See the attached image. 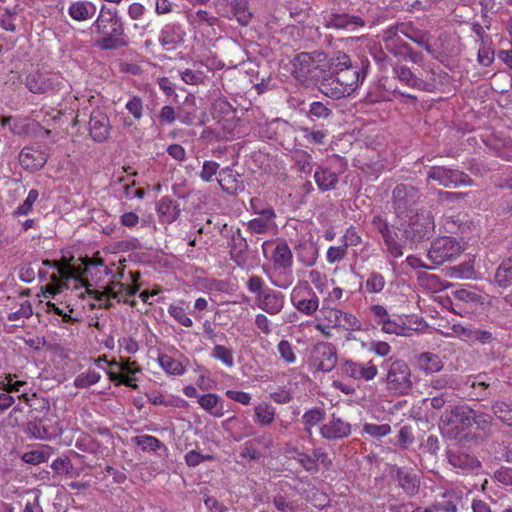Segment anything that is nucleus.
<instances>
[{
	"label": "nucleus",
	"mask_w": 512,
	"mask_h": 512,
	"mask_svg": "<svg viewBox=\"0 0 512 512\" xmlns=\"http://www.w3.org/2000/svg\"><path fill=\"white\" fill-rule=\"evenodd\" d=\"M93 27L101 36L95 43L101 50H117L126 47L129 43L124 23L117 10L102 6Z\"/></svg>",
	"instance_id": "nucleus-1"
},
{
	"label": "nucleus",
	"mask_w": 512,
	"mask_h": 512,
	"mask_svg": "<svg viewBox=\"0 0 512 512\" xmlns=\"http://www.w3.org/2000/svg\"><path fill=\"white\" fill-rule=\"evenodd\" d=\"M260 238H246L237 228L228 241L230 259L240 268L253 267L259 261Z\"/></svg>",
	"instance_id": "nucleus-2"
},
{
	"label": "nucleus",
	"mask_w": 512,
	"mask_h": 512,
	"mask_svg": "<svg viewBox=\"0 0 512 512\" xmlns=\"http://www.w3.org/2000/svg\"><path fill=\"white\" fill-rule=\"evenodd\" d=\"M327 55L322 51L301 52L291 61L293 76L303 82L317 84L319 74L326 71Z\"/></svg>",
	"instance_id": "nucleus-3"
},
{
	"label": "nucleus",
	"mask_w": 512,
	"mask_h": 512,
	"mask_svg": "<svg viewBox=\"0 0 512 512\" xmlns=\"http://www.w3.org/2000/svg\"><path fill=\"white\" fill-rule=\"evenodd\" d=\"M434 217L430 211L421 210L400 223L397 230L402 234L404 243L416 244L429 239L434 231Z\"/></svg>",
	"instance_id": "nucleus-4"
},
{
	"label": "nucleus",
	"mask_w": 512,
	"mask_h": 512,
	"mask_svg": "<svg viewBox=\"0 0 512 512\" xmlns=\"http://www.w3.org/2000/svg\"><path fill=\"white\" fill-rule=\"evenodd\" d=\"M327 68L333 69L348 96L357 89L359 83L364 79V74H361L360 69L353 66L350 57L341 51L335 53L327 62Z\"/></svg>",
	"instance_id": "nucleus-5"
},
{
	"label": "nucleus",
	"mask_w": 512,
	"mask_h": 512,
	"mask_svg": "<svg viewBox=\"0 0 512 512\" xmlns=\"http://www.w3.org/2000/svg\"><path fill=\"white\" fill-rule=\"evenodd\" d=\"M387 389L395 395H407L412 388L411 370L403 360L389 364L385 377Z\"/></svg>",
	"instance_id": "nucleus-6"
},
{
	"label": "nucleus",
	"mask_w": 512,
	"mask_h": 512,
	"mask_svg": "<svg viewBox=\"0 0 512 512\" xmlns=\"http://www.w3.org/2000/svg\"><path fill=\"white\" fill-rule=\"evenodd\" d=\"M451 330L456 337L470 345H487L497 341L496 329L488 326L475 327L470 323H457L452 325Z\"/></svg>",
	"instance_id": "nucleus-7"
},
{
	"label": "nucleus",
	"mask_w": 512,
	"mask_h": 512,
	"mask_svg": "<svg viewBox=\"0 0 512 512\" xmlns=\"http://www.w3.org/2000/svg\"><path fill=\"white\" fill-rule=\"evenodd\" d=\"M463 250L462 245L453 237H440L431 243L427 257L434 265H441L459 255Z\"/></svg>",
	"instance_id": "nucleus-8"
},
{
	"label": "nucleus",
	"mask_w": 512,
	"mask_h": 512,
	"mask_svg": "<svg viewBox=\"0 0 512 512\" xmlns=\"http://www.w3.org/2000/svg\"><path fill=\"white\" fill-rule=\"evenodd\" d=\"M427 181H435L439 185L448 188L472 184V179L468 174L444 166H431L427 171Z\"/></svg>",
	"instance_id": "nucleus-9"
},
{
	"label": "nucleus",
	"mask_w": 512,
	"mask_h": 512,
	"mask_svg": "<svg viewBox=\"0 0 512 512\" xmlns=\"http://www.w3.org/2000/svg\"><path fill=\"white\" fill-rule=\"evenodd\" d=\"M293 306L305 315L314 314L319 308V299L308 282H300L291 293Z\"/></svg>",
	"instance_id": "nucleus-10"
},
{
	"label": "nucleus",
	"mask_w": 512,
	"mask_h": 512,
	"mask_svg": "<svg viewBox=\"0 0 512 512\" xmlns=\"http://www.w3.org/2000/svg\"><path fill=\"white\" fill-rule=\"evenodd\" d=\"M421 197L420 191L410 184H398L392 192L393 208L398 216L412 211Z\"/></svg>",
	"instance_id": "nucleus-11"
},
{
	"label": "nucleus",
	"mask_w": 512,
	"mask_h": 512,
	"mask_svg": "<svg viewBox=\"0 0 512 512\" xmlns=\"http://www.w3.org/2000/svg\"><path fill=\"white\" fill-rule=\"evenodd\" d=\"M473 409L467 404L450 405L440 416L443 427H455L462 430L471 428Z\"/></svg>",
	"instance_id": "nucleus-12"
},
{
	"label": "nucleus",
	"mask_w": 512,
	"mask_h": 512,
	"mask_svg": "<svg viewBox=\"0 0 512 512\" xmlns=\"http://www.w3.org/2000/svg\"><path fill=\"white\" fill-rule=\"evenodd\" d=\"M338 356L336 347L329 342H318L311 352L312 364L317 370L330 372L337 364Z\"/></svg>",
	"instance_id": "nucleus-13"
},
{
	"label": "nucleus",
	"mask_w": 512,
	"mask_h": 512,
	"mask_svg": "<svg viewBox=\"0 0 512 512\" xmlns=\"http://www.w3.org/2000/svg\"><path fill=\"white\" fill-rule=\"evenodd\" d=\"M338 79L333 69L326 68V71L319 74L316 85L325 96L336 100L342 99L348 94Z\"/></svg>",
	"instance_id": "nucleus-14"
},
{
	"label": "nucleus",
	"mask_w": 512,
	"mask_h": 512,
	"mask_svg": "<svg viewBox=\"0 0 512 512\" xmlns=\"http://www.w3.org/2000/svg\"><path fill=\"white\" fill-rule=\"evenodd\" d=\"M185 36L186 32L180 22H168L160 31L159 43L169 51L183 44Z\"/></svg>",
	"instance_id": "nucleus-15"
},
{
	"label": "nucleus",
	"mask_w": 512,
	"mask_h": 512,
	"mask_svg": "<svg viewBox=\"0 0 512 512\" xmlns=\"http://www.w3.org/2000/svg\"><path fill=\"white\" fill-rule=\"evenodd\" d=\"M89 133L98 143L106 141L110 134V121L108 116L100 111L93 110L89 119Z\"/></svg>",
	"instance_id": "nucleus-16"
},
{
	"label": "nucleus",
	"mask_w": 512,
	"mask_h": 512,
	"mask_svg": "<svg viewBox=\"0 0 512 512\" xmlns=\"http://www.w3.org/2000/svg\"><path fill=\"white\" fill-rule=\"evenodd\" d=\"M285 303V296L276 290L266 288L260 297H257L258 307L270 315L279 314Z\"/></svg>",
	"instance_id": "nucleus-17"
},
{
	"label": "nucleus",
	"mask_w": 512,
	"mask_h": 512,
	"mask_svg": "<svg viewBox=\"0 0 512 512\" xmlns=\"http://www.w3.org/2000/svg\"><path fill=\"white\" fill-rule=\"evenodd\" d=\"M48 156L40 150L32 147H24L19 153V163L24 170L30 172L39 171L47 163Z\"/></svg>",
	"instance_id": "nucleus-18"
},
{
	"label": "nucleus",
	"mask_w": 512,
	"mask_h": 512,
	"mask_svg": "<svg viewBox=\"0 0 512 512\" xmlns=\"http://www.w3.org/2000/svg\"><path fill=\"white\" fill-rule=\"evenodd\" d=\"M320 434L327 440L346 438L351 434V424L332 415L330 421L320 428Z\"/></svg>",
	"instance_id": "nucleus-19"
},
{
	"label": "nucleus",
	"mask_w": 512,
	"mask_h": 512,
	"mask_svg": "<svg viewBox=\"0 0 512 512\" xmlns=\"http://www.w3.org/2000/svg\"><path fill=\"white\" fill-rule=\"evenodd\" d=\"M341 370L343 374L350 378L362 379L366 381L372 380L377 375L376 366L372 364L365 366L352 360H346L342 364Z\"/></svg>",
	"instance_id": "nucleus-20"
},
{
	"label": "nucleus",
	"mask_w": 512,
	"mask_h": 512,
	"mask_svg": "<svg viewBox=\"0 0 512 512\" xmlns=\"http://www.w3.org/2000/svg\"><path fill=\"white\" fill-rule=\"evenodd\" d=\"M392 478L398 482V485L409 495H415L419 490V479L415 474L404 470L398 466H393L390 470Z\"/></svg>",
	"instance_id": "nucleus-21"
},
{
	"label": "nucleus",
	"mask_w": 512,
	"mask_h": 512,
	"mask_svg": "<svg viewBox=\"0 0 512 512\" xmlns=\"http://www.w3.org/2000/svg\"><path fill=\"white\" fill-rule=\"evenodd\" d=\"M239 177L240 175L237 172L227 167L219 172L218 183L224 192L236 195L245 188L243 181Z\"/></svg>",
	"instance_id": "nucleus-22"
},
{
	"label": "nucleus",
	"mask_w": 512,
	"mask_h": 512,
	"mask_svg": "<svg viewBox=\"0 0 512 512\" xmlns=\"http://www.w3.org/2000/svg\"><path fill=\"white\" fill-rule=\"evenodd\" d=\"M400 33L416 43L418 46L423 47L428 53H433L434 50L429 43V33L415 27L412 22L400 23Z\"/></svg>",
	"instance_id": "nucleus-23"
},
{
	"label": "nucleus",
	"mask_w": 512,
	"mask_h": 512,
	"mask_svg": "<svg viewBox=\"0 0 512 512\" xmlns=\"http://www.w3.org/2000/svg\"><path fill=\"white\" fill-rule=\"evenodd\" d=\"M25 86L34 94H44L54 89V83L51 77L39 71L27 75Z\"/></svg>",
	"instance_id": "nucleus-24"
},
{
	"label": "nucleus",
	"mask_w": 512,
	"mask_h": 512,
	"mask_svg": "<svg viewBox=\"0 0 512 512\" xmlns=\"http://www.w3.org/2000/svg\"><path fill=\"white\" fill-rule=\"evenodd\" d=\"M364 24V20L361 17L346 13H331L324 17V26L326 28L346 29L351 25L362 27Z\"/></svg>",
	"instance_id": "nucleus-25"
},
{
	"label": "nucleus",
	"mask_w": 512,
	"mask_h": 512,
	"mask_svg": "<svg viewBox=\"0 0 512 512\" xmlns=\"http://www.w3.org/2000/svg\"><path fill=\"white\" fill-rule=\"evenodd\" d=\"M82 263L79 265L73 264L72 265V272L73 277L72 279H75L81 283V286H83V281H88V279H85L84 276L88 274H92V269L97 268L98 266L104 267L105 270L107 269V266L104 264V260L97 255L93 257L85 256L84 258H81Z\"/></svg>",
	"instance_id": "nucleus-26"
},
{
	"label": "nucleus",
	"mask_w": 512,
	"mask_h": 512,
	"mask_svg": "<svg viewBox=\"0 0 512 512\" xmlns=\"http://www.w3.org/2000/svg\"><path fill=\"white\" fill-rule=\"evenodd\" d=\"M448 462L455 468L465 471L480 467V461L474 456L467 454L460 449H449L447 452Z\"/></svg>",
	"instance_id": "nucleus-27"
},
{
	"label": "nucleus",
	"mask_w": 512,
	"mask_h": 512,
	"mask_svg": "<svg viewBox=\"0 0 512 512\" xmlns=\"http://www.w3.org/2000/svg\"><path fill=\"white\" fill-rule=\"evenodd\" d=\"M157 212L162 223L170 224L178 219L181 209L176 201L163 197L157 205Z\"/></svg>",
	"instance_id": "nucleus-28"
},
{
	"label": "nucleus",
	"mask_w": 512,
	"mask_h": 512,
	"mask_svg": "<svg viewBox=\"0 0 512 512\" xmlns=\"http://www.w3.org/2000/svg\"><path fill=\"white\" fill-rule=\"evenodd\" d=\"M382 331L388 334H395L398 336H405L409 337L413 335V332L416 329H413L407 323L402 319L401 317L397 316L394 319H391V317L387 318L385 321H382Z\"/></svg>",
	"instance_id": "nucleus-29"
},
{
	"label": "nucleus",
	"mask_w": 512,
	"mask_h": 512,
	"mask_svg": "<svg viewBox=\"0 0 512 512\" xmlns=\"http://www.w3.org/2000/svg\"><path fill=\"white\" fill-rule=\"evenodd\" d=\"M393 71L396 77L405 85L415 89H423L425 82L421 78L415 76L408 67L401 64H395Z\"/></svg>",
	"instance_id": "nucleus-30"
},
{
	"label": "nucleus",
	"mask_w": 512,
	"mask_h": 512,
	"mask_svg": "<svg viewBox=\"0 0 512 512\" xmlns=\"http://www.w3.org/2000/svg\"><path fill=\"white\" fill-rule=\"evenodd\" d=\"M314 179L321 191L333 190L338 183V175L327 168H319L316 170Z\"/></svg>",
	"instance_id": "nucleus-31"
},
{
	"label": "nucleus",
	"mask_w": 512,
	"mask_h": 512,
	"mask_svg": "<svg viewBox=\"0 0 512 512\" xmlns=\"http://www.w3.org/2000/svg\"><path fill=\"white\" fill-rule=\"evenodd\" d=\"M473 425H475V427L482 431L484 434L490 435L493 433L496 423L492 415L480 410L473 409L471 427Z\"/></svg>",
	"instance_id": "nucleus-32"
},
{
	"label": "nucleus",
	"mask_w": 512,
	"mask_h": 512,
	"mask_svg": "<svg viewBox=\"0 0 512 512\" xmlns=\"http://www.w3.org/2000/svg\"><path fill=\"white\" fill-rule=\"evenodd\" d=\"M96 12V7L88 1H76L69 7V15L77 21L91 18Z\"/></svg>",
	"instance_id": "nucleus-33"
},
{
	"label": "nucleus",
	"mask_w": 512,
	"mask_h": 512,
	"mask_svg": "<svg viewBox=\"0 0 512 512\" xmlns=\"http://www.w3.org/2000/svg\"><path fill=\"white\" fill-rule=\"evenodd\" d=\"M417 364L426 373H436L443 368L441 358L431 352H423L417 357Z\"/></svg>",
	"instance_id": "nucleus-34"
},
{
	"label": "nucleus",
	"mask_w": 512,
	"mask_h": 512,
	"mask_svg": "<svg viewBox=\"0 0 512 512\" xmlns=\"http://www.w3.org/2000/svg\"><path fill=\"white\" fill-rule=\"evenodd\" d=\"M199 405L214 417L223 416V404L216 394H204L198 400Z\"/></svg>",
	"instance_id": "nucleus-35"
},
{
	"label": "nucleus",
	"mask_w": 512,
	"mask_h": 512,
	"mask_svg": "<svg viewBox=\"0 0 512 512\" xmlns=\"http://www.w3.org/2000/svg\"><path fill=\"white\" fill-rule=\"evenodd\" d=\"M494 416L508 427H512V400L509 402L496 400L491 404Z\"/></svg>",
	"instance_id": "nucleus-36"
},
{
	"label": "nucleus",
	"mask_w": 512,
	"mask_h": 512,
	"mask_svg": "<svg viewBox=\"0 0 512 512\" xmlns=\"http://www.w3.org/2000/svg\"><path fill=\"white\" fill-rule=\"evenodd\" d=\"M383 241L385 243L387 251L390 253L391 256H393L394 258H398L403 255L401 242H404V238L402 237V234L399 231L396 232L390 229L383 236Z\"/></svg>",
	"instance_id": "nucleus-37"
},
{
	"label": "nucleus",
	"mask_w": 512,
	"mask_h": 512,
	"mask_svg": "<svg viewBox=\"0 0 512 512\" xmlns=\"http://www.w3.org/2000/svg\"><path fill=\"white\" fill-rule=\"evenodd\" d=\"M292 259V252L286 243H279L276 245L273 254V261L275 266L288 269L292 266Z\"/></svg>",
	"instance_id": "nucleus-38"
},
{
	"label": "nucleus",
	"mask_w": 512,
	"mask_h": 512,
	"mask_svg": "<svg viewBox=\"0 0 512 512\" xmlns=\"http://www.w3.org/2000/svg\"><path fill=\"white\" fill-rule=\"evenodd\" d=\"M292 159L298 171L310 174L313 169V157L305 150L297 149L292 153Z\"/></svg>",
	"instance_id": "nucleus-39"
},
{
	"label": "nucleus",
	"mask_w": 512,
	"mask_h": 512,
	"mask_svg": "<svg viewBox=\"0 0 512 512\" xmlns=\"http://www.w3.org/2000/svg\"><path fill=\"white\" fill-rule=\"evenodd\" d=\"M1 124L9 126L10 131L15 135H27L30 131V124L25 118L3 117Z\"/></svg>",
	"instance_id": "nucleus-40"
},
{
	"label": "nucleus",
	"mask_w": 512,
	"mask_h": 512,
	"mask_svg": "<svg viewBox=\"0 0 512 512\" xmlns=\"http://www.w3.org/2000/svg\"><path fill=\"white\" fill-rule=\"evenodd\" d=\"M231 8L234 16L241 25L246 26L249 24L252 13L248 9L246 0H232Z\"/></svg>",
	"instance_id": "nucleus-41"
},
{
	"label": "nucleus",
	"mask_w": 512,
	"mask_h": 512,
	"mask_svg": "<svg viewBox=\"0 0 512 512\" xmlns=\"http://www.w3.org/2000/svg\"><path fill=\"white\" fill-rule=\"evenodd\" d=\"M325 419V411L321 408H313L306 411L302 416L304 430L311 434V429Z\"/></svg>",
	"instance_id": "nucleus-42"
},
{
	"label": "nucleus",
	"mask_w": 512,
	"mask_h": 512,
	"mask_svg": "<svg viewBox=\"0 0 512 512\" xmlns=\"http://www.w3.org/2000/svg\"><path fill=\"white\" fill-rule=\"evenodd\" d=\"M452 393L448 391L434 393V391L429 392V396L423 400V404L425 406L430 405L433 409L440 410L442 409L446 403L452 401Z\"/></svg>",
	"instance_id": "nucleus-43"
},
{
	"label": "nucleus",
	"mask_w": 512,
	"mask_h": 512,
	"mask_svg": "<svg viewBox=\"0 0 512 512\" xmlns=\"http://www.w3.org/2000/svg\"><path fill=\"white\" fill-rule=\"evenodd\" d=\"M333 114L332 108L329 103L324 104L320 101H314L309 105L308 117L312 120H326Z\"/></svg>",
	"instance_id": "nucleus-44"
},
{
	"label": "nucleus",
	"mask_w": 512,
	"mask_h": 512,
	"mask_svg": "<svg viewBox=\"0 0 512 512\" xmlns=\"http://www.w3.org/2000/svg\"><path fill=\"white\" fill-rule=\"evenodd\" d=\"M474 275V261L469 259L449 269V276L452 279H471Z\"/></svg>",
	"instance_id": "nucleus-45"
},
{
	"label": "nucleus",
	"mask_w": 512,
	"mask_h": 512,
	"mask_svg": "<svg viewBox=\"0 0 512 512\" xmlns=\"http://www.w3.org/2000/svg\"><path fill=\"white\" fill-rule=\"evenodd\" d=\"M495 282L500 287H508L512 283V265L505 259L495 272Z\"/></svg>",
	"instance_id": "nucleus-46"
},
{
	"label": "nucleus",
	"mask_w": 512,
	"mask_h": 512,
	"mask_svg": "<svg viewBox=\"0 0 512 512\" xmlns=\"http://www.w3.org/2000/svg\"><path fill=\"white\" fill-rule=\"evenodd\" d=\"M160 366L169 374L182 375L185 368L182 363L167 354H161L158 357Z\"/></svg>",
	"instance_id": "nucleus-47"
},
{
	"label": "nucleus",
	"mask_w": 512,
	"mask_h": 512,
	"mask_svg": "<svg viewBox=\"0 0 512 512\" xmlns=\"http://www.w3.org/2000/svg\"><path fill=\"white\" fill-rule=\"evenodd\" d=\"M255 417L254 420L260 425H269L274 421L275 411L268 404L261 403L254 409Z\"/></svg>",
	"instance_id": "nucleus-48"
},
{
	"label": "nucleus",
	"mask_w": 512,
	"mask_h": 512,
	"mask_svg": "<svg viewBox=\"0 0 512 512\" xmlns=\"http://www.w3.org/2000/svg\"><path fill=\"white\" fill-rule=\"evenodd\" d=\"M211 356L221 361L227 367H232L234 365L233 350L226 346L215 345L211 351Z\"/></svg>",
	"instance_id": "nucleus-49"
},
{
	"label": "nucleus",
	"mask_w": 512,
	"mask_h": 512,
	"mask_svg": "<svg viewBox=\"0 0 512 512\" xmlns=\"http://www.w3.org/2000/svg\"><path fill=\"white\" fill-rule=\"evenodd\" d=\"M133 441L137 446L141 447L143 451H157L164 446L159 439L151 435L136 436Z\"/></svg>",
	"instance_id": "nucleus-50"
},
{
	"label": "nucleus",
	"mask_w": 512,
	"mask_h": 512,
	"mask_svg": "<svg viewBox=\"0 0 512 512\" xmlns=\"http://www.w3.org/2000/svg\"><path fill=\"white\" fill-rule=\"evenodd\" d=\"M101 376L96 371H88L87 373H81L76 376L74 380V386L76 388H88L91 385L96 384L100 380Z\"/></svg>",
	"instance_id": "nucleus-51"
},
{
	"label": "nucleus",
	"mask_w": 512,
	"mask_h": 512,
	"mask_svg": "<svg viewBox=\"0 0 512 512\" xmlns=\"http://www.w3.org/2000/svg\"><path fill=\"white\" fill-rule=\"evenodd\" d=\"M321 313L323 314L324 320L328 322L329 327H345L342 324L343 312L335 308H322Z\"/></svg>",
	"instance_id": "nucleus-52"
},
{
	"label": "nucleus",
	"mask_w": 512,
	"mask_h": 512,
	"mask_svg": "<svg viewBox=\"0 0 512 512\" xmlns=\"http://www.w3.org/2000/svg\"><path fill=\"white\" fill-rule=\"evenodd\" d=\"M188 20L191 24H207L208 26H214L218 22V18L213 16L211 13H209L206 10H198L195 12V14H189Z\"/></svg>",
	"instance_id": "nucleus-53"
},
{
	"label": "nucleus",
	"mask_w": 512,
	"mask_h": 512,
	"mask_svg": "<svg viewBox=\"0 0 512 512\" xmlns=\"http://www.w3.org/2000/svg\"><path fill=\"white\" fill-rule=\"evenodd\" d=\"M168 312L179 324L185 327H191L193 325V321L183 307L171 304L168 308Z\"/></svg>",
	"instance_id": "nucleus-54"
},
{
	"label": "nucleus",
	"mask_w": 512,
	"mask_h": 512,
	"mask_svg": "<svg viewBox=\"0 0 512 512\" xmlns=\"http://www.w3.org/2000/svg\"><path fill=\"white\" fill-rule=\"evenodd\" d=\"M273 228H275V226L257 217L249 220L247 223V230L251 234H266Z\"/></svg>",
	"instance_id": "nucleus-55"
},
{
	"label": "nucleus",
	"mask_w": 512,
	"mask_h": 512,
	"mask_svg": "<svg viewBox=\"0 0 512 512\" xmlns=\"http://www.w3.org/2000/svg\"><path fill=\"white\" fill-rule=\"evenodd\" d=\"M384 286V277L376 272L371 273L365 283V287L370 293H379L383 290Z\"/></svg>",
	"instance_id": "nucleus-56"
},
{
	"label": "nucleus",
	"mask_w": 512,
	"mask_h": 512,
	"mask_svg": "<svg viewBox=\"0 0 512 512\" xmlns=\"http://www.w3.org/2000/svg\"><path fill=\"white\" fill-rule=\"evenodd\" d=\"M206 75L199 70L185 69L181 72V79L190 85H198L204 82Z\"/></svg>",
	"instance_id": "nucleus-57"
},
{
	"label": "nucleus",
	"mask_w": 512,
	"mask_h": 512,
	"mask_svg": "<svg viewBox=\"0 0 512 512\" xmlns=\"http://www.w3.org/2000/svg\"><path fill=\"white\" fill-rule=\"evenodd\" d=\"M39 193L36 189H31L24 202L15 210V215H27L33 208L34 203L38 199Z\"/></svg>",
	"instance_id": "nucleus-58"
},
{
	"label": "nucleus",
	"mask_w": 512,
	"mask_h": 512,
	"mask_svg": "<svg viewBox=\"0 0 512 512\" xmlns=\"http://www.w3.org/2000/svg\"><path fill=\"white\" fill-rule=\"evenodd\" d=\"M51 468L59 475H69L73 465L69 457H59L52 462Z\"/></svg>",
	"instance_id": "nucleus-59"
},
{
	"label": "nucleus",
	"mask_w": 512,
	"mask_h": 512,
	"mask_svg": "<svg viewBox=\"0 0 512 512\" xmlns=\"http://www.w3.org/2000/svg\"><path fill=\"white\" fill-rule=\"evenodd\" d=\"M25 432L36 439H43L47 434V430L42 425L41 420H34L27 423Z\"/></svg>",
	"instance_id": "nucleus-60"
},
{
	"label": "nucleus",
	"mask_w": 512,
	"mask_h": 512,
	"mask_svg": "<svg viewBox=\"0 0 512 512\" xmlns=\"http://www.w3.org/2000/svg\"><path fill=\"white\" fill-rule=\"evenodd\" d=\"M363 430L368 435L379 438L388 435L391 432V427L389 424H365Z\"/></svg>",
	"instance_id": "nucleus-61"
},
{
	"label": "nucleus",
	"mask_w": 512,
	"mask_h": 512,
	"mask_svg": "<svg viewBox=\"0 0 512 512\" xmlns=\"http://www.w3.org/2000/svg\"><path fill=\"white\" fill-rule=\"evenodd\" d=\"M278 352L283 360L287 363H294L296 360V356L293 350L292 345L287 340H281L277 346Z\"/></svg>",
	"instance_id": "nucleus-62"
},
{
	"label": "nucleus",
	"mask_w": 512,
	"mask_h": 512,
	"mask_svg": "<svg viewBox=\"0 0 512 512\" xmlns=\"http://www.w3.org/2000/svg\"><path fill=\"white\" fill-rule=\"evenodd\" d=\"M56 265H58V267H56V269L58 270L59 272V278L61 280H69V279H72L73 277V272L71 271L72 270V263H71V259H68L66 257H62L60 260H56Z\"/></svg>",
	"instance_id": "nucleus-63"
},
{
	"label": "nucleus",
	"mask_w": 512,
	"mask_h": 512,
	"mask_svg": "<svg viewBox=\"0 0 512 512\" xmlns=\"http://www.w3.org/2000/svg\"><path fill=\"white\" fill-rule=\"evenodd\" d=\"M126 109L136 120L143 115V101L138 96H133L125 105Z\"/></svg>",
	"instance_id": "nucleus-64"
}]
</instances>
